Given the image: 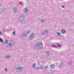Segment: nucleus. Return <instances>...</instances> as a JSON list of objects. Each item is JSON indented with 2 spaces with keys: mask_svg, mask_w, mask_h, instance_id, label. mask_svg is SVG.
Masks as SVG:
<instances>
[{
  "mask_svg": "<svg viewBox=\"0 0 74 74\" xmlns=\"http://www.w3.org/2000/svg\"><path fill=\"white\" fill-rule=\"evenodd\" d=\"M69 64V65H71V62H69L68 63Z\"/></svg>",
  "mask_w": 74,
  "mask_h": 74,
  "instance_id": "393cba45",
  "label": "nucleus"
},
{
  "mask_svg": "<svg viewBox=\"0 0 74 74\" xmlns=\"http://www.w3.org/2000/svg\"><path fill=\"white\" fill-rule=\"evenodd\" d=\"M36 68L37 69H40V67H38L37 66H36Z\"/></svg>",
  "mask_w": 74,
  "mask_h": 74,
  "instance_id": "bb28decb",
  "label": "nucleus"
},
{
  "mask_svg": "<svg viewBox=\"0 0 74 74\" xmlns=\"http://www.w3.org/2000/svg\"><path fill=\"white\" fill-rule=\"evenodd\" d=\"M57 34L58 35V36H61V34H60V33H59L58 32L57 33Z\"/></svg>",
  "mask_w": 74,
  "mask_h": 74,
  "instance_id": "f3484780",
  "label": "nucleus"
},
{
  "mask_svg": "<svg viewBox=\"0 0 74 74\" xmlns=\"http://www.w3.org/2000/svg\"><path fill=\"white\" fill-rule=\"evenodd\" d=\"M40 21L41 23H44V22H45V21H44L43 20H40Z\"/></svg>",
  "mask_w": 74,
  "mask_h": 74,
  "instance_id": "dca6fc26",
  "label": "nucleus"
},
{
  "mask_svg": "<svg viewBox=\"0 0 74 74\" xmlns=\"http://www.w3.org/2000/svg\"><path fill=\"white\" fill-rule=\"evenodd\" d=\"M50 67L51 68V69H53L55 67V65L53 64L52 65H51L50 66Z\"/></svg>",
  "mask_w": 74,
  "mask_h": 74,
  "instance_id": "9d476101",
  "label": "nucleus"
},
{
  "mask_svg": "<svg viewBox=\"0 0 74 74\" xmlns=\"http://www.w3.org/2000/svg\"><path fill=\"white\" fill-rule=\"evenodd\" d=\"M7 58L8 59H10V56L9 55H8L7 56Z\"/></svg>",
  "mask_w": 74,
  "mask_h": 74,
  "instance_id": "412c9836",
  "label": "nucleus"
},
{
  "mask_svg": "<svg viewBox=\"0 0 74 74\" xmlns=\"http://www.w3.org/2000/svg\"><path fill=\"white\" fill-rule=\"evenodd\" d=\"M8 40H6L5 42V44H8Z\"/></svg>",
  "mask_w": 74,
  "mask_h": 74,
  "instance_id": "a211bd4d",
  "label": "nucleus"
},
{
  "mask_svg": "<svg viewBox=\"0 0 74 74\" xmlns=\"http://www.w3.org/2000/svg\"><path fill=\"white\" fill-rule=\"evenodd\" d=\"M39 63H40L39 62H38V64L39 65Z\"/></svg>",
  "mask_w": 74,
  "mask_h": 74,
  "instance_id": "c756f323",
  "label": "nucleus"
},
{
  "mask_svg": "<svg viewBox=\"0 0 74 74\" xmlns=\"http://www.w3.org/2000/svg\"><path fill=\"white\" fill-rule=\"evenodd\" d=\"M17 9V8H16L14 7L13 9V10H14L13 11L14 12H16V10Z\"/></svg>",
  "mask_w": 74,
  "mask_h": 74,
  "instance_id": "9b49d317",
  "label": "nucleus"
},
{
  "mask_svg": "<svg viewBox=\"0 0 74 74\" xmlns=\"http://www.w3.org/2000/svg\"><path fill=\"white\" fill-rule=\"evenodd\" d=\"M59 65V67H60L62 66H63V63H61Z\"/></svg>",
  "mask_w": 74,
  "mask_h": 74,
  "instance_id": "6ab92c4d",
  "label": "nucleus"
},
{
  "mask_svg": "<svg viewBox=\"0 0 74 74\" xmlns=\"http://www.w3.org/2000/svg\"><path fill=\"white\" fill-rule=\"evenodd\" d=\"M40 44H42V43H40Z\"/></svg>",
  "mask_w": 74,
  "mask_h": 74,
  "instance_id": "473e14b6",
  "label": "nucleus"
},
{
  "mask_svg": "<svg viewBox=\"0 0 74 74\" xmlns=\"http://www.w3.org/2000/svg\"><path fill=\"white\" fill-rule=\"evenodd\" d=\"M13 35H15V31H14L13 32Z\"/></svg>",
  "mask_w": 74,
  "mask_h": 74,
  "instance_id": "b1692460",
  "label": "nucleus"
},
{
  "mask_svg": "<svg viewBox=\"0 0 74 74\" xmlns=\"http://www.w3.org/2000/svg\"><path fill=\"white\" fill-rule=\"evenodd\" d=\"M36 46L38 49H40L42 48V45H41V44L39 43H37Z\"/></svg>",
  "mask_w": 74,
  "mask_h": 74,
  "instance_id": "f03ea898",
  "label": "nucleus"
},
{
  "mask_svg": "<svg viewBox=\"0 0 74 74\" xmlns=\"http://www.w3.org/2000/svg\"><path fill=\"white\" fill-rule=\"evenodd\" d=\"M47 68H48L47 66H45L44 68V71H47V70L46 69H47Z\"/></svg>",
  "mask_w": 74,
  "mask_h": 74,
  "instance_id": "ddd939ff",
  "label": "nucleus"
},
{
  "mask_svg": "<svg viewBox=\"0 0 74 74\" xmlns=\"http://www.w3.org/2000/svg\"><path fill=\"white\" fill-rule=\"evenodd\" d=\"M23 69V67H18V68H16L17 72H20L22 71V70Z\"/></svg>",
  "mask_w": 74,
  "mask_h": 74,
  "instance_id": "7ed1b4c3",
  "label": "nucleus"
},
{
  "mask_svg": "<svg viewBox=\"0 0 74 74\" xmlns=\"http://www.w3.org/2000/svg\"><path fill=\"white\" fill-rule=\"evenodd\" d=\"M1 6V4H0V7Z\"/></svg>",
  "mask_w": 74,
  "mask_h": 74,
  "instance_id": "2f4dec72",
  "label": "nucleus"
},
{
  "mask_svg": "<svg viewBox=\"0 0 74 74\" xmlns=\"http://www.w3.org/2000/svg\"><path fill=\"white\" fill-rule=\"evenodd\" d=\"M61 37H63V36H61Z\"/></svg>",
  "mask_w": 74,
  "mask_h": 74,
  "instance_id": "7c9ffc66",
  "label": "nucleus"
},
{
  "mask_svg": "<svg viewBox=\"0 0 74 74\" xmlns=\"http://www.w3.org/2000/svg\"><path fill=\"white\" fill-rule=\"evenodd\" d=\"M46 53H47V54H49V52H48L47 51H46Z\"/></svg>",
  "mask_w": 74,
  "mask_h": 74,
  "instance_id": "cd10ccee",
  "label": "nucleus"
},
{
  "mask_svg": "<svg viewBox=\"0 0 74 74\" xmlns=\"http://www.w3.org/2000/svg\"><path fill=\"white\" fill-rule=\"evenodd\" d=\"M35 66H36V64H33V65L32 66V67H33V68H35Z\"/></svg>",
  "mask_w": 74,
  "mask_h": 74,
  "instance_id": "aec40b11",
  "label": "nucleus"
},
{
  "mask_svg": "<svg viewBox=\"0 0 74 74\" xmlns=\"http://www.w3.org/2000/svg\"><path fill=\"white\" fill-rule=\"evenodd\" d=\"M34 37V33H32L29 36V37L28 39L29 40H32L33 38Z\"/></svg>",
  "mask_w": 74,
  "mask_h": 74,
  "instance_id": "f257e3e1",
  "label": "nucleus"
},
{
  "mask_svg": "<svg viewBox=\"0 0 74 74\" xmlns=\"http://www.w3.org/2000/svg\"><path fill=\"white\" fill-rule=\"evenodd\" d=\"M30 32V31H27L24 34V36H27V34H29Z\"/></svg>",
  "mask_w": 74,
  "mask_h": 74,
  "instance_id": "39448f33",
  "label": "nucleus"
},
{
  "mask_svg": "<svg viewBox=\"0 0 74 74\" xmlns=\"http://www.w3.org/2000/svg\"><path fill=\"white\" fill-rule=\"evenodd\" d=\"M28 9L27 8H25L24 10V12L25 14H26V13H27V11H28Z\"/></svg>",
  "mask_w": 74,
  "mask_h": 74,
  "instance_id": "0eeeda50",
  "label": "nucleus"
},
{
  "mask_svg": "<svg viewBox=\"0 0 74 74\" xmlns=\"http://www.w3.org/2000/svg\"><path fill=\"white\" fill-rule=\"evenodd\" d=\"M0 42H2V43H3V39L0 38Z\"/></svg>",
  "mask_w": 74,
  "mask_h": 74,
  "instance_id": "4468645a",
  "label": "nucleus"
},
{
  "mask_svg": "<svg viewBox=\"0 0 74 74\" xmlns=\"http://www.w3.org/2000/svg\"><path fill=\"white\" fill-rule=\"evenodd\" d=\"M61 33H62V34H64V33H65V30L64 29H62L61 30Z\"/></svg>",
  "mask_w": 74,
  "mask_h": 74,
  "instance_id": "1a4fd4ad",
  "label": "nucleus"
},
{
  "mask_svg": "<svg viewBox=\"0 0 74 74\" xmlns=\"http://www.w3.org/2000/svg\"><path fill=\"white\" fill-rule=\"evenodd\" d=\"M57 45L58 47H60V46L62 45L61 44H58Z\"/></svg>",
  "mask_w": 74,
  "mask_h": 74,
  "instance_id": "4be33fe9",
  "label": "nucleus"
},
{
  "mask_svg": "<svg viewBox=\"0 0 74 74\" xmlns=\"http://www.w3.org/2000/svg\"><path fill=\"white\" fill-rule=\"evenodd\" d=\"M48 30H46L45 31H43V32H40V34L41 35H44L45 34H46V35H47V34L48 33Z\"/></svg>",
  "mask_w": 74,
  "mask_h": 74,
  "instance_id": "20e7f679",
  "label": "nucleus"
},
{
  "mask_svg": "<svg viewBox=\"0 0 74 74\" xmlns=\"http://www.w3.org/2000/svg\"><path fill=\"white\" fill-rule=\"evenodd\" d=\"M62 8H64V7H64V6L62 5Z\"/></svg>",
  "mask_w": 74,
  "mask_h": 74,
  "instance_id": "c85d7f7f",
  "label": "nucleus"
},
{
  "mask_svg": "<svg viewBox=\"0 0 74 74\" xmlns=\"http://www.w3.org/2000/svg\"><path fill=\"white\" fill-rule=\"evenodd\" d=\"M13 44H14V42H12L11 43H9V45H10V46H11V47H12V46H13Z\"/></svg>",
  "mask_w": 74,
  "mask_h": 74,
  "instance_id": "2eb2a0df",
  "label": "nucleus"
},
{
  "mask_svg": "<svg viewBox=\"0 0 74 74\" xmlns=\"http://www.w3.org/2000/svg\"><path fill=\"white\" fill-rule=\"evenodd\" d=\"M25 19V16H21L19 20H20L21 21H23V20Z\"/></svg>",
  "mask_w": 74,
  "mask_h": 74,
  "instance_id": "423d86ee",
  "label": "nucleus"
},
{
  "mask_svg": "<svg viewBox=\"0 0 74 74\" xmlns=\"http://www.w3.org/2000/svg\"><path fill=\"white\" fill-rule=\"evenodd\" d=\"M2 35V32L0 31V35Z\"/></svg>",
  "mask_w": 74,
  "mask_h": 74,
  "instance_id": "a878e982",
  "label": "nucleus"
},
{
  "mask_svg": "<svg viewBox=\"0 0 74 74\" xmlns=\"http://www.w3.org/2000/svg\"><path fill=\"white\" fill-rule=\"evenodd\" d=\"M43 66L42 65H40L39 66V69L40 70H41V69H43Z\"/></svg>",
  "mask_w": 74,
  "mask_h": 74,
  "instance_id": "6e6552de",
  "label": "nucleus"
},
{
  "mask_svg": "<svg viewBox=\"0 0 74 74\" xmlns=\"http://www.w3.org/2000/svg\"><path fill=\"white\" fill-rule=\"evenodd\" d=\"M2 10H3V11L4 12H7V9H5V8H3L2 9Z\"/></svg>",
  "mask_w": 74,
  "mask_h": 74,
  "instance_id": "f8f14e48",
  "label": "nucleus"
},
{
  "mask_svg": "<svg viewBox=\"0 0 74 74\" xmlns=\"http://www.w3.org/2000/svg\"><path fill=\"white\" fill-rule=\"evenodd\" d=\"M51 46L52 48H53V47H55V46H54V45L53 44H51Z\"/></svg>",
  "mask_w": 74,
  "mask_h": 74,
  "instance_id": "5701e85b",
  "label": "nucleus"
}]
</instances>
